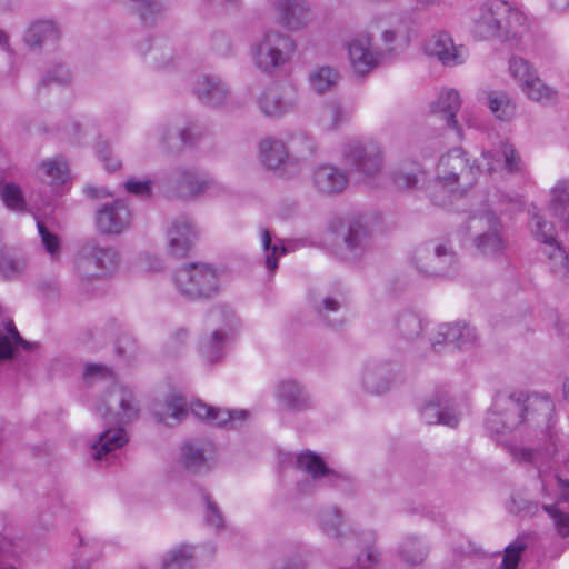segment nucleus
Listing matches in <instances>:
<instances>
[{"label": "nucleus", "mask_w": 569, "mask_h": 569, "mask_svg": "<svg viewBox=\"0 0 569 569\" xmlns=\"http://www.w3.org/2000/svg\"><path fill=\"white\" fill-rule=\"evenodd\" d=\"M193 92L201 103L212 108L223 107L230 100L229 88L216 76H200L193 84Z\"/></svg>", "instance_id": "nucleus-24"}, {"label": "nucleus", "mask_w": 569, "mask_h": 569, "mask_svg": "<svg viewBox=\"0 0 569 569\" xmlns=\"http://www.w3.org/2000/svg\"><path fill=\"white\" fill-rule=\"evenodd\" d=\"M526 17L508 2L493 0L479 7L473 33L481 40H513L526 29Z\"/></svg>", "instance_id": "nucleus-3"}, {"label": "nucleus", "mask_w": 569, "mask_h": 569, "mask_svg": "<svg viewBox=\"0 0 569 569\" xmlns=\"http://www.w3.org/2000/svg\"><path fill=\"white\" fill-rule=\"evenodd\" d=\"M542 252L549 261L550 271L559 278L567 277L569 272L568 254L558 240L545 244Z\"/></svg>", "instance_id": "nucleus-44"}, {"label": "nucleus", "mask_w": 569, "mask_h": 569, "mask_svg": "<svg viewBox=\"0 0 569 569\" xmlns=\"http://www.w3.org/2000/svg\"><path fill=\"white\" fill-rule=\"evenodd\" d=\"M420 415L428 425H442L449 428L458 427L461 418L453 399L442 392L429 396L420 408Z\"/></svg>", "instance_id": "nucleus-18"}, {"label": "nucleus", "mask_w": 569, "mask_h": 569, "mask_svg": "<svg viewBox=\"0 0 569 569\" xmlns=\"http://www.w3.org/2000/svg\"><path fill=\"white\" fill-rule=\"evenodd\" d=\"M59 37V29L53 21L39 20L26 30L23 41L31 51H41L54 47Z\"/></svg>", "instance_id": "nucleus-29"}, {"label": "nucleus", "mask_w": 569, "mask_h": 569, "mask_svg": "<svg viewBox=\"0 0 569 569\" xmlns=\"http://www.w3.org/2000/svg\"><path fill=\"white\" fill-rule=\"evenodd\" d=\"M317 523L326 537L340 543L345 540L351 541V538L347 537L343 530L345 515L337 506H329L319 510L317 515Z\"/></svg>", "instance_id": "nucleus-33"}, {"label": "nucleus", "mask_w": 569, "mask_h": 569, "mask_svg": "<svg viewBox=\"0 0 569 569\" xmlns=\"http://www.w3.org/2000/svg\"><path fill=\"white\" fill-rule=\"evenodd\" d=\"M203 519L208 527L219 531L224 528L226 519L219 506L208 496H203Z\"/></svg>", "instance_id": "nucleus-53"}, {"label": "nucleus", "mask_w": 569, "mask_h": 569, "mask_svg": "<svg viewBox=\"0 0 569 569\" xmlns=\"http://www.w3.org/2000/svg\"><path fill=\"white\" fill-rule=\"evenodd\" d=\"M392 179L398 188L411 189L415 188L419 181L417 173L413 171L397 170L392 174Z\"/></svg>", "instance_id": "nucleus-64"}, {"label": "nucleus", "mask_w": 569, "mask_h": 569, "mask_svg": "<svg viewBox=\"0 0 569 569\" xmlns=\"http://www.w3.org/2000/svg\"><path fill=\"white\" fill-rule=\"evenodd\" d=\"M257 103L264 117L279 119L297 110L298 92L291 84L272 83L261 92Z\"/></svg>", "instance_id": "nucleus-14"}, {"label": "nucleus", "mask_w": 569, "mask_h": 569, "mask_svg": "<svg viewBox=\"0 0 569 569\" xmlns=\"http://www.w3.org/2000/svg\"><path fill=\"white\" fill-rule=\"evenodd\" d=\"M329 230L342 241L347 258L358 260L372 248V231L362 216H347L331 221Z\"/></svg>", "instance_id": "nucleus-9"}, {"label": "nucleus", "mask_w": 569, "mask_h": 569, "mask_svg": "<svg viewBox=\"0 0 569 569\" xmlns=\"http://www.w3.org/2000/svg\"><path fill=\"white\" fill-rule=\"evenodd\" d=\"M277 10L282 24L290 30H299L311 20V9L305 0H279Z\"/></svg>", "instance_id": "nucleus-32"}, {"label": "nucleus", "mask_w": 569, "mask_h": 569, "mask_svg": "<svg viewBox=\"0 0 569 569\" xmlns=\"http://www.w3.org/2000/svg\"><path fill=\"white\" fill-rule=\"evenodd\" d=\"M187 401L182 396L170 395L166 400V412H156L159 422L170 425L169 418L177 422L181 421L188 415Z\"/></svg>", "instance_id": "nucleus-47"}, {"label": "nucleus", "mask_w": 569, "mask_h": 569, "mask_svg": "<svg viewBox=\"0 0 569 569\" xmlns=\"http://www.w3.org/2000/svg\"><path fill=\"white\" fill-rule=\"evenodd\" d=\"M151 184L152 181L150 179L137 180L136 178H129L124 182V188L131 194L149 198L152 193Z\"/></svg>", "instance_id": "nucleus-61"}, {"label": "nucleus", "mask_w": 569, "mask_h": 569, "mask_svg": "<svg viewBox=\"0 0 569 569\" xmlns=\"http://www.w3.org/2000/svg\"><path fill=\"white\" fill-rule=\"evenodd\" d=\"M509 71L511 76L518 81L520 88L527 84L536 74V69L520 57H512L509 61Z\"/></svg>", "instance_id": "nucleus-52"}, {"label": "nucleus", "mask_w": 569, "mask_h": 569, "mask_svg": "<svg viewBox=\"0 0 569 569\" xmlns=\"http://www.w3.org/2000/svg\"><path fill=\"white\" fill-rule=\"evenodd\" d=\"M29 261L24 254L13 249H0V273L7 279H13L21 276Z\"/></svg>", "instance_id": "nucleus-42"}, {"label": "nucleus", "mask_w": 569, "mask_h": 569, "mask_svg": "<svg viewBox=\"0 0 569 569\" xmlns=\"http://www.w3.org/2000/svg\"><path fill=\"white\" fill-rule=\"evenodd\" d=\"M401 379V367L398 362L383 359L363 361L357 372L360 388L375 396H381Z\"/></svg>", "instance_id": "nucleus-12"}, {"label": "nucleus", "mask_w": 569, "mask_h": 569, "mask_svg": "<svg viewBox=\"0 0 569 569\" xmlns=\"http://www.w3.org/2000/svg\"><path fill=\"white\" fill-rule=\"evenodd\" d=\"M207 330L220 331L222 335L227 333L229 337L234 338L239 320L232 308L226 305H218L212 307L206 317Z\"/></svg>", "instance_id": "nucleus-34"}, {"label": "nucleus", "mask_w": 569, "mask_h": 569, "mask_svg": "<svg viewBox=\"0 0 569 569\" xmlns=\"http://www.w3.org/2000/svg\"><path fill=\"white\" fill-rule=\"evenodd\" d=\"M1 199L11 210L22 211L26 208V201L22 192L14 183H6L1 188Z\"/></svg>", "instance_id": "nucleus-56"}, {"label": "nucleus", "mask_w": 569, "mask_h": 569, "mask_svg": "<svg viewBox=\"0 0 569 569\" xmlns=\"http://www.w3.org/2000/svg\"><path fill=\"white\" fill-rule=\"evenodd\" d=\"M83 381L87 386L98 382L110 385L96 406V413L104 420L109 428L101 432L90 446L91 457L94 460H102L128 442V435L123 426L139 417L140 408L133 391L116 382L112 371L106 366L87 365L83 371Z\"/></svg>", "instance_id": "nucleus-1"}, {"label": "nucleus", "mask_w": 569, "mask_h": 569, "mask_svg": "<svg viewBox=\"0 0 569 569\" xmlns=\"http://www.w3.org/2000/svg\"><path fill=\"white\" fill-rule=\"evenodd\" d=\"M527 545L522 541L516 540L505 548L503 558L501 561V569H517L521 559V553L526 550Z\"/></svg>", "instance_id": "nucleus-58"}, {"label": "nucleus", "mask_w": 569, "mask_h": 569, "mask_svg": "<svg viewBox=\"0 0 569 569\" xmlns=\"http://www.w3.org/2000/svg\"><path fill=\"white\" fill-rule=\"evenodd\" d=\"M501 159L503 160V169L509 174H518L523 170V163L518 150L513 144L505 141L500 143Z\"/></svg>", "instance_id": "nucleus-51"}, {"label": "nucleus", "mask_w": 569, "mask_h": 569, "mask_svg": "<svg viewBox=\"0 0 569 569\" xmlns=\"http://www.w3.org/2000/svg\"><path fill=\"white\" fill-rule=\"evenodd\" d=\"M475 170L462 148L457 147L442 154L436 178L426 188L430 200L437 206H446L453 194H461L475 183Z\"/></svg>", "instance_id": "nucleus-2"}, {"label": "nucleus", "mask_w": 569, "mask_h": 569, "mask_svg": "<svg viewBox=\"0 0 569 569\" xmlns=\"http://www.w3.org/2000/svg\"><path fill=\"white\" fill-rule=\"evenodd\" d=\"M310 303L315 312L322 321L335 329L345 325L346 319L340 316L345 307V300L335 296L311 295Z\"/></svg>", "instance_id": "nucleus-31"}, {"label": "nucleus", "mask_w": 569, "mask_h": 569, "mask_svg": "<svg viewBox=\"0 0 569 569\" xmlns=\"http://www.w3.org/2000/svg\"><path fill=\"white\" fill-rule=\"evenodd\" d=\"M94 224L101 236H119L131 224V211L120 199L102 203L96 211Z\"/></svg>", "instance_id": "nucleus-16"}, {"label": "nucleus", "mask_w": 569, "mask_h": 569, "mask_svg": "<svg viewBox=\"0 0 569 569\" xmlns=\"http://www.w3.org/2000/svg\"><path fill=\"white\" fill-rule=\"evenodd\" d=\"M179 124L168 122L158 128V140L167 151H173L179 148Z\"/></svg>", "instance_id": "nucleus-55"}, {"label": "nucleus", "mask_w": 569, "mask_h": 569, "mask_svg": "<svg viewBox=\"0 0 569 569\" xmlns=\"http://www.w3.org/2000/svg\"><path fill=\"white\" fill-rule=\"evenodd\" d=\"M347 51L352 71L359 77L368 76L383 58L381 50L372 43V38L359 34L347 43Z\"/></svg>", "instance_id": "nucleus-17"}, {"label": "nucleus", "mask_w": 569, "mask_h": 569, "mask_svg": "<svg viewBox=\"0 0 569 569\" xmlns=\"http://www.w3.org/2000/svg\"><path fill=\"white\" fill-rule=\"evenodd\" d=\"M410 261L425 278H450L460 268V257L447 237H436L420 243L412 251Z\"/></svg>", "instance_id": "nucleus-4"}, {"label": "nucleus", "mask_w": 569, "mask_h": 569, "mask_svg": "<svg viewBox=\"0 0 569 569\" xmlns=\"http://www.w3.org/2000/svg\"><path fill=\"white\" fill-rule=\"evenodd\" d=\"M397 555L405 563L415 567L427 559L429 547L420 537L408 535L398 545Z\"/></svg>", "instance_id": "nucleus-38"}, {"label": "nucleus", "mask_w": 569, "mask_h": 569, "mask_svg": "<svg viewBox=\"0 0 569 569\" xmlns=\"http://www.w3.org/2000/svg\"><path fill=\"white\" fill-rule=\"evenodd\" d=\"M427 52L437 57L445 66H458L466 60V50L462 46H456L447 32H439L429 40Z\"/></svg>", "instance_id": "nucleus-28"}, {"label": "nucleus", "mask_w": 569, "mask_h": 569, "mask_svg": "<svg viewBox=\"0 0 569 569\" xmlns=\"http://www.w3.org/2000/svg\"><path fill=\"white\" fill-rule=\"evenodd\" d=\"M477 340L475 328L467 323H440L430 337L431 349L440 353L446 346L457 349L471 347Z\"/></svg>", "instance_id": "nucleus-20"}, {"label": "nucleus", "mask_w": 569, "mask_h": 569, "mask_svg": "<svg viewBox=\"0 0 569 569\" xmlns=\"http://www.w3.org/2000/svg\"><path fill=\"white\" fill-rule=\"evenodd\" d=\"M233 338L227 333L222 335L220 331L207 330L202 335L199 343L201 356L211 365L218 363L226 356V349Z\"/></svg>", "instance_id": "nucleus-36"}, {"label": "nucleus", "mask_w": 569, "mask_h": 569, "mask_svg": "<svg viewBox=\"0 0 569 569\" xmlns=\"http://www.w3.org/2000/svg\"><path fill=\"white\" fill-rule=\"evenodd\" d=\"M461 107V100L458 91L455 89L441 90L437 99L431 103V111L439 114L450 129L457 132V136L462 139V129L456 120V113Z\"/></svg>", "instance_id": "nucleus-30"}, {"label": "nucleus", "mask_w": 569, "mask_h": 569, "mask_svg": "<svg viewBox=\"0 0 569 569\" xmlns=\"http://www.w3.org/2000/svg\"><path fill=\"white\" fill-rule=\"evenodd\" d=\"M501 163V153L500 147L495 150L483 151L479 159L471 162L472 168H475V181L478 178L480 172H486L487 174H492L496 172L498 167Z\"/></svg>", "instance_id": "nucleus-49"}, {"label": "nucleus", "mask_w": 569, "mask_h": 569, "mask_svg": "<svg viewBox=\"0 0 569 569\" xmlns=\"http://www.w3.org/2000/svg\"><path fill=\"white\" fill-rule=\"evenodd\" d=\"M213 452V446L210 442H186L181 448L182 466L186 470L194 475L207 472L211 468Z\"/></svg>", "instance_id": "nucleus-25"}, {"label": "nucleus", "mask_w": 569, "mask_h": 569, "mask_svg": "<svg viewBox=\"0 0 569 569\" xmlns=\"http://www.w3.org/2000/svg\"><path fill=\"white\" fill-rule=\"evenodd\" d=\"M488 107L495 117L501 121H510L516 113V103L503 91L489 93Z\"/></svg>", "instance_id": "nucleus-45"}, {"label": "nucleus", "mask_w": 569, "mask_h": 569, "mask_svg": "<svg viewBox=\"0 0 569 569\" xmlns=\"http://www.w3.org/2000/svg\"><path fill=\"white\" fill-rule=\"evenodd\" d=\"M470 228L477 233L473 237V246L478 253L485 257H496L506 249V241L501 234V222L492 211L471 219Z\"/></svg>", "instance_id": "nucleus-13"}, {"label": "nucleus", "mask_w": 569, "mask_h": 569, "mask_svg": "<svg viewBox=\"0 0 569 569\" xmlns=\"http://www.w3.org/2000/svg\"><path fill=\"white\" fill-rule=\"evenodd\" d=\"M261 244L266 253L264 263L270 272H274L278 268L279 257L287 253L283 244L272 243L271 232L267 228L260 229Z\"/></svg>", "instance_id": "nucleus-46"}, {"label": "nucleus", "mask_w": 569, "mask_h": 569, "mask_svg": "<svg viewBox=\"0 0 569 569\" xmlns=\"http://www.w3.org/2000/svg\"><path fill=\"white\" fill-rule=\"evenodd\" d=\"M120 264L116 248L102 246L92 239L84 242L77 256V271L84 279L104 278L112 274Z\"/></svg>", "instance_id": "nucleus-10"}, {"label": "nucleus", "mask_w": 569, "mask_h": 569, "mask_svg": "<svg viewBox=\"0 0 569 569\" xmlns=\"http://www.w3.org/2000/svg\"><path fill=\"white\" fill-rule=\"evenodd\" d=\"M315 189L326 196L342 193L349 184V173L331 163H323L316 167L311 176Z\"/></svg>", "instance_id": "nucleus-22"}, {"label": "nucleus", "mask_w": 569, "mask_h": 569, "mask_svg": "<svg viewBox=\"0 0 569 569\" xmlns=\"http://www.w3.org/2000/svg\"><path fill=\"white\" fill-rule=\"evenodd\" d=\"M41 168L52 181H63L67 174V163L63 159L56 158L43 161Z\"/></svg>", "instance_id": "nucleus-60"}, {"label": "nucleus", "mask_w": 569, "mask_h": 569, "mask_svg": "<svg viewBox=\"0 0 569 569\" xmlns=\"http://www.w3.org/2000/svg\"><path fill=\"white\" fill-rule=\"evenodd\" d=\"M341 157L349 176H356L361 181L376 178L383 168L382 148L370 138H352L346 141Z\"/></svg>", "instance_id": "nucleus-6"}, {"label": "nucleus", "mask_w": 569, "mask_h": 569, "mask_svg": "<svg viewBox=\"0 0 569 569\" xmlns=\"http://www.w3.org/2000/svg\"><path fill=\"white\" fill-rule=\"evenodd\" d=\"M196 546L181 543L169 549L161 559V569H194Z\"/></svg>", "instance_id": "nucleus-40"}, {"label": "nucleus", "mask_w": 569, "mask_h": 569, "mask_svg": "<svg viewBox=\"0 0 569 569\" xmlns=\"http://www.w3.org/2000/svg\"><path fill=\"white\" fill-rule=\"evenodd\" d=\"M260 158L263 166L272 171H278L280 176H286L292 170L289 162V153L286 142L279 139L267 138L260 142Z\"/></svg>", "instance_id": "nucleus-27"}, {"label": "nucleus", "mask_w": 569, "mask_h": 569, "mask_svg": "<svg viewBox=\"0 0 569 569\" xmlns=\"http://www.w3.org/2000/svg\"><path fill=\"white\" fill-rule=\"evenodd\" d=\"M173 283L177 291L188 300H209L220 290V273L212 264L193 262L174 272Z\"/></svg>", "instance_id": "nucleus-5"}, {"label": "nucleus", "mask_w": 569, "mask_h": 569, "mask_svg": "<svg viewBox=\"0 0 569 569\" xmlns=\"http://www.w3.org/2000/svg\"><path fill=\"white\" fill-rule=\"evenodd\" d=\"M163 0H141L136 10L146 24H152L160 19L164 12Z\"/></svg>", "instance_id": "nucleus-50"}, {"label": "nucleus", "mask_w": 569, "mask_h": 569, "mask_svg": "<svg viewBox=\"0 0 569 569\" xmlns=\"http://www.w3.org/2000/svg\"><path fill=\"white\" fill-rule=\"evenodd\" d=\"M37 227L46 251L51 256V258L56 259L60 251V241L58 236L49 231L46 224L41 221L37 222Z\"/></svg>", "instance_id": "nucleus-59"}, {"label": "nucleus", "mask_w": 569, "mask_h": 569, "mask_svg": "<svg viewBox=\"0 0 569 569\" xmlns=\"http://www.w3.org/2000/svg\"><path fill=\"white\" fill-rule=\"evenodd\" d=\"M18 555L17 546L12 537L0 536V569H16L13 560Z\"/></svg>", "instance_id": "nucleus-57"}, {"label": "nucleus", "mask_w": 569, "mask_h": 569, "mask_svg": "<svg viewBox=\"0 0 569 569\" xmlns=\"http://www.w3.org/2000/svg\"><path fill=\"white\" fill-rule=\"evenodd\" d=\"M139 50L158 68L171 67L177 58L173 46L166 39L146 40L140 44Z\"/></svg>", "instance_id": "nucleus-37"}, {"label": "nucleus", "mask_w": 569, "mask_h": 569, "mask_svg": "<svg viewBox=\"0 0 569 569\" xmlns=\"http://www.w3.org/2000/svg\"><path fill=\"white\" fill-rule=\"evenodd\" d=\"M551 208L556 214L565 217L569 209V184L560 181L551 191Z\"/></svg>", "instance_id": "nucleus-54"}, {"label": "nucleus", "mask_w": 569, "mask_h": 569, "mask_svg": "<svg viewBox=\"0 0 569 569\" xmlns=\"http://www.w3.org/2000/svg\"><path fill=\"white\" fill-rule=\"evenodd\" d=\"M190 410L199 419L207 420L218 427L228 429L242 428L251 416L250 411L244 409L223 410L208 406L200 400L191 402Z\"/></svg>", "instance_id": "nucleus-21"}, {"label": "nucleus", "mask_w": 569, "mask_h": 569, "mask_svg": "<svg viewBox=\"0 0 569 569\" xmlns=\"http://www.w3.org/2000/svg\"><path fill=\"white\" fill-rule=\"evenodd\" d=\"M526 97L540 104L549 106L558 101L559 92L555 87L547 84L538 73L521 88Z\"/></svg>", "instance_id": "nucleus-41"}, {"label": "nucleus", "mask_w": 569, "mask_h": 569, "mask_svg": "<svg viewBox=\"0 0 569 569\" xmlns=\"http://www.w3.org/2000/svg\"><path fill=\"white\" fill-rule=\"evenodd\" d=\"M350 118L348 110L338 100L328 101L319 116L320 126L327 131H335Z\"/></svg>", "instance_id": "nucleus-43"}, {"label": "nucleus", "mask_w": 569, "mask_h": 569, "mask_svg": "<svg viewBox=\"0 0 569 569\" xmlns=\"http://www.w3.org/2000/svg\"><path fill=\"white\" fill-rule=\"evenodd\" d=\"M287 149L292 171L298 173L301 166L312 160L318 153L316 139L305 131H297L288 137Z\"/></svg>", "instance_id": "nucleus-26"}, {"label": "nucleus", "mask_w": 569, "mask_h": 569, "mask_svg": "<svg viewBox=\"0 0 569 569\" xmlns=\"http://www.w3.org/2000/svg\"><path fill=\"white\" fill-rule=\"evenodd\" d=\"M380 560V552L375 547H367L363 556L357 557L356 569H371ZM342 569H355V568H342Z\"/></svg>", "instance_id": "nucleus-63"}, {"label": "nucleus", "mask_w": 569, "mask_h": 569, "mask_svg": "<svg viewBox=\"0 0 569 569\" xmlns=\"http://www.w3.org/2000/svg\"><path fill=\"white\" fill-rule=\"evenodd\" d=\"M168 182L174 194L189 199L204 194L217 186L214 179L193 167L179 166L169 173Z\"/></svg>", "instance_id": "nucleus-15"}, {"label": "nucleus", "mask_w": 569, "mask_h": 569, "mask_svg": "<svg viewBox=\"0 0 569 569\" xmlns=\"http://www.w3.org/2000/svg\"><path fill=\"white\" fill-rule=\"evenodd\" d=\"M530 228L535 239L543 246L557 240L553 224L538 213L531 216Z\"/></svg>", "instance_id": "nucleus-48"}, {"label": "nucleus", "mask_w": 569, "mask_h": 569, "mask_svg": "<svg viewBox=\"0 0 569 569\" xmlns=\"http://www.w3.org/2000/svg\"><path fill=\"white\" fill-rule=\"evenodd\" d=\"M71 73L67 68L57 67L40 81V84L47 86L50 83H56L59 86H66L71 81Z\"/></svg>", "instance_id": "nucleus-62"}, {"label": "nucleus", "mask_w": 569, "mask_h": 569, "mask_svg": "<svg viewBox=\"0 0 569 569\" xmlns=\"http://www.w3.org/2000/svg\"><path fill=\"white\" fill-rule=\"evenodd\" d=\"M530 410L528 397L521 392H499L486 418V428L492 435H506L517 429Z\"/></svg>", "instance_id": "nucleus-7"}, {"label": "nucleus", "mask_w": 569, "mask_h": 569, "mask_svg": "<svg viewBox=\"0 0 569 569\" xmlns=\"http://www.w3.org/2000/svg\"><path fill=\"white\" fill-rule=\"evenodd\" d=\"M277 403L289 412H305L313 409L315 402L307 386L293 378H286L276 385Z\"/></svg>", "instance_id": "nucleus-19"}, {"label": "nucleus", "mask_w": 569, "mask_h": 569, "mask_svg": "<svg viewBox=\"0 0 569 569\" xmlns=\"http://www.w3.org/2000/svg\"><path fill=\"white\" fill-rule=\"evenodd\" d=\"M168 251L171 256L184 257L197 239V229L193 221L187 217H178L168 229Z\"/></svg>", "instance_id": "nucleus-23"}, {"label": "nucleus", "mask_w": 569, "mask_h": 569, "mask_svg": "<svg viewBox=\"0 0 569 569\" xmlns=\"http://www.w3.org/2000/svg\"><path fill=\"white\" fill-rule=\"evenodd\" d=\"M340 79L339 70L332 66H317L308 74V83L318 94L335 90Z\"/></svg>", "instance_id": "nucleus-39"}, {"label": "nucleus", "mask_w": 569, "mask_h": 569, "mask_svg": "<svg viewBox=\"0 0 569 569\" xmlns=\"http://www.w3.org/2000/svg\"><path fill=\"white\" fill-rule=\"evenodd\" d=\"M295 51L293 39L279 30L266 31L251 48L254 64L267 73L288 63Z\"/></svg>", "instance_id": "nucleus-8"}, {"label": "nucleus", "mask_w": 569, "mask_h": 569, "mask_svg": "<svg viewBox=\"0 0 569 569\" xmlns=\"http://www.w3.org/2000/svg\"><path fill=\"white\" fill-rule=\"evenodd\" d=\"M296 467L310 477L297 486V490L303 495H312L319 486L341 487L349 481L346 475L329 468L323 458L311 450L297 455Z\"/></svg>", "instance_id": "nucleus-11"}, {"label": "nucleus", "mask_w": 569, "mask_h": 569, "mask_svg": "<svg viewBox=\"0 0 569 569\" xmlns=\"http://www.w3.org/2000/svg\"><path fill=\"white\" fill-rule=\"evenodd\" d=\"M396 335L406 342H415L422 337L425 321L419 313L405 309L400 310L393 321Z\"/></svg>", "instance_id": "nucleus-35"}]
</instances>
